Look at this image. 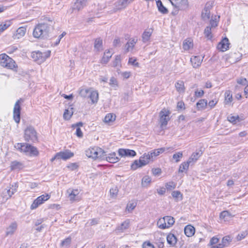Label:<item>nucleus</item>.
Instances as JSON below:
<instances>
[{"label":"nucleus","mask_w":248,"mask_h":248,"mask_svg":"<svg viewBox=\"0 0 248 248\" xmlns=\"http://www.w3.org/2000/svg\"><path fill=\"white\" fill-rule=\"evenodd\" d=\"M23 167V164L20 162L15 160L11 163L10 169L11 170H20Z\"/></svg>","instance_id":"5701e85b"},{"label":"nucleus","mask_w":248,"mask_h":248,"mask_svg":"<svg viewBox=\"0 0 248 248\" xmlns=\"http://www.w3.org/2000/svg\"><path fill=\"white\" fill-rule=\"evenodd\" d=\"M232 238L229 235L224 237L221 241V243L218 244V248H223L229 246Z\"/></svg>","instance_id":"b1692460"},{"label":"nucleus","mask_w":248,"mask_h":248,"mask_svg":"<svg viewBox=\"0 0 248 248\" xmlns=\"http://www.w3.org/2000/svg\"><path fill=\"white\" fill-rule=\"evenodd\" d=\"M109 85L111 87L115 88L117 87V79L114 78L112 77L109 80Z\"/></svg>","instance_id":"bf43d9fd"},{"label":"nucleus","mask_w":248,"mask_h":248,"mask_svg":"<svg viewBox=\"0 0 248 248\" xmlns=\"http://www.w3.org/2000/svg\"><path fill=\"white\" fill-rule=\"evenodd\" d=\"M17 50L16 46H11L6 49V52L9 54H12Z\"/></svg>","instance_id":"0e129e2a"},{"label":"nucleus","mask_w":248,"mask_h":248,"mask_svg":"<svg viewBox=\"0 0 248 248\" xmlns=\"http://www.w3.org/2000/svg\"><path fill=\"white\" fill-rule=\"evenodd\" d=\"M190 165H191V164L188 160L186 162H183L179 166V172H183L185 170H187Z\"/></svg>","instance_id":"79ce46f5"},{"label":"nucleus","mask_w":248,"mask_h":248,"mask_svg":"<svg viewBox=\"0 0 248 248\" xmlns=\"http://www.w3.org/2000/svg\"><path fill=\"white\" fill-rule=\"evenodd\" d=\"M130 220L129 219H126L124 221L120 226L117 228L118 231L123 232L124 230H126L129 226Z\"/></svg>","instance_id":"ea45409f"},{"label":"nucleus","mask_w":248,"mask_h":248,"mask_svg":"<svg viewBox=\"0 0 248 248\" xmlns=\"http://www.w3.org/2000/svg\"><path fill=\"white\" fill-rule=\"evenodd\" d=\"M50 51L43 53L40 51H35L31 53V57L38 63H41L50 56Z\"/></svg>","instance_id":"0eeeda50"},{"label":"nucleus","mask_w":248,"mask_h":248,"mask_svg":"<svg viewBox=\"0 0 248 248\" xmlns=\"http://www.w3.org/2000/svg\"><path fill=\"white\" fill-rule=\"evenodd\" d=\"M10 193H11V188H9L8 187H7L3 190L1 193V196L3 197V198L7 200L12 196V195L10 194Z\"/></svg>","instance_id":"09e8293b"},{"label":"nucleus","mask_w":248,"mask_h":248,"mask_svg":"<svg viewBox=\"0 0 248 248\" xmlns=\"http://www.w3.org/2000/svg\"><path fill=\"white\" fill-rule=\"evenodd\" d=\"M183 156L182 152H179L174 154L173 155V158L175 160L176 162H178L180 161V158Z\"/></svg>","instance_id":"13d9d810"},{"label":"nucleus","mask_w":248,"mask_h":248,"mask_svg":"<svg viewBox=\"0 0 248 248\" xmlns=\"http://www.w3.org/2000/svg\"><path fill=\"white\" fill-rule=\"evenodd\" d=\"M85 152L86 155L88 157L94 159L97 158L104 159L105 156L106 155V152L103 150L97 147L89 148Z\"/></svg>","instance_id":"7ed1b4c3"},{"label":"nucleus","mask_w":248,"mask_h":248,"mask_svg":"<svg viewBox=\"0 0 248 248\" xmlns=\"http://www.w3.org/2000/svg\"><path fill=\"white\" fill-rule=\"evenodd\" d=\"M184 232L187 236L191 237L194 235L195 230L193 226L189 225L185 227Z\"/></svg>","instance_id":"c85d7f7f"},{"label":"nucleus","mask_w":248,"mask_h":248,"mask_svg":"<svg viewBox=\"0 0 248 248\" xmlns=\"http://www.w3.org/2000/svg\"><path fill=\"white\" fill-rule=\"evenodd\" d=\"M228 120L233 124H236L238 122H241L243 119H241L238 115H232L231 114L227 117Z\"/></svg>","instance_id":"72a5a7b5"},{"label":"nucleus","mask_w":248,"mask_h":248,"mask_svg":"<svg viewBox=\"0 0 248 248\" xmlns=\"http://www.w3.org/2000/svg\"><path fill=\"white\" fill-rule=\"evenodd\" d=\"M175 222L174 217L171 216H165L160 218L157 222L158 227L161 229L169 228L172 226Z\"/></svg>","instance_id":"39448f33"},{"label":"nucleus","mask_w":248,"mask_h":248,"mask_svg":"<svg viewBox=\"0 0 248 248\" xmlns=\"http://www.w3.org/2000/svg\"><path fill=\"white\" fill-rule=\"evenodd\" d=\"M198 109H203L207 106V101L205 99H201L196 104Z\"/></svg>","instance_id":"a19ab883"},{"label":"nucleus","mask_w":248,"mask_h":248,"mask_svg":"<svg viewBox=\"0 0 248 248\" xmlns=\"http://www.w3.org/2000/svg\"><path fill=\"white\" fill-rule=\"evenodd\" d=\"M109 192L111 197L113 198H115L118 192V189L117 186H114L112 187L110 189Z\"/></svg>","instance_id":"603ef678"},{"label":"nucleus","mask_w":248,"mask_h":248,"mask_svg":"<svg viewBox=\"0 0 248 248\" xmlns=\"http://www.w3.org/2000/svg\"><path fill=\"white\" fill-rule=\"evenodd\" d=\"M51 25L43 23L37 25L34 29L33 35L36 38H44L47 37L51 29Z\"/></svg>","instance_id":"f257e3e1"},{"label":"nucleus","mask_w":248,"mask_h":248,"mask_svg":"<svg viewBox=\"0 0 248 248\" xmlns=\"http://www.w3.org/2000/svg\"><path fill=\"white\" fill-rule=\"evenodd\" d=\"M17 228V224L16 222H13L6 229V235H12L16 232Z\"/></svg>","instance_id":"a211bd4d"},{"label":"nucleus","mask_w":248,"mask_h":248,"mask_svg":"<svg viewBox=\"0 0 248 248\" xmlns=\"http://www.w3.org/2000/svg\"><path fill=\"white\" fill-rule=\"evenodd\" d=\"M112 56V54L110 53L109 50H106L104 52V56L101 60V63L103 64H106L109 61L110 58Z\"/></svg>","instance_id":"c9c22d12"},{"label":"nucleus","mask_w":248,"mask_h":248,"mask_svg":"<svg viewBox=\"0 0 248 248\" xmlns=\"http://www.w3.org/2000/svg\"><path fill=\"white\" fill-rule=\"evenodd\" d=\"M15 147L17 150L27 155L36 156L38 154L37 148L28 143H18L15 145Z\"/></svg>","instance_id":"f03ea898"},{"label":"nucleus","mask_w":248,"mask_h":248,"mask_svg":"<svg viewBox=\"0 0 248 248\" xmlns=\"http://www.w3.org/2000/svg\"><path fill=\"white\" fill-rule=\"evenodd\" d=\"M211 7V4L210 3H207L205 6L202 12V17L204 20L208 19L210 17V8Z\"/></svg>","instance_id":"f3484780"},{"label":"nucleus","mask_w":248,"mask_h":248,"mask_svg":"<svg viewBox=\"0 0 248 248\" xmlns=\"http://www.w3.org/2000/svg\"><path fill=\"white\" fill-rule=\"evenodd\" d=\"M170 111L165 108L162 109L159 112V124L161 128H164L167 126L170 120Z\"/></svg>","instance_id":"1a4fd4ad"},{"label":"nucleus","mask_w":248,"mask_h":248,"mask_svg":"<svg viewBox=\"0 0 248 248\" xmlns=\"http://www.w3.org/2000/svg\"><path fill=\"white\" fill-rule=\"evenodd\" d=\"M166 187L167 190H171L176 187V184L173 182H169L166 184Z\"/></svg>","instance_id":"6e6d98bb"},{"label":"nucleus","mask_w":248,"mask_h":248,"mask_svg":"<svg viewBox=\"0 0 248 248\" xmlns=\"http://www.w3.org/2000/svg\"><path fill=\"white\" fill-rule=\"evenodd\" d=\"M17 187V183H14V185H12L11 187H9V188H11V193H10V194L12 196L16 191Z\"/></svg>","instance_id":"680f3d73"},{"label":"nucleus","mask_w":248,"mask_h":248,"mask_svg":"<svg viewBox=\"0 0 248 248\" xmlns=\"http://www.w3.org/2000/svg\"><path fill=\"white\" fill-rule=\"evenodd\" d=\"M0 64L4 67L13 69L17 66L15 62L5 53L0 55Z\"/></svg>","instance_id":"423d86ee"},{"label":"nucleus","mask_w":248,"mask_h":248,"mask_svg":"<svg viewBox=\"0 0 248 248\" xmlns=\"http://www.w3.org/2000/svg\"><path fill=\"white\" fill-rule=\"evenodd\" d=\"M156 5L158 9V11L163 14H166L168 13V9L164 6L162 2L160 0H157L156 1Z\"/></svg>","instance_id":"58836bf2"},{"label":"nucleus","mask_w":248,"mask_h":248,"mask_svg":"<svg viewBox=\"0 0 248 248\" xmlns=\"http://www.w3.org/2000/svg\"><path fill=\"white\" fill-rule=\"evenodd\" d=\"M202 151L199 150L198 151H196V152L193 153L191 156L188 159V161H190V163L191 164H193L195 163L198 158L202 155Z\"/></svg>","instance_id":"4be33fe9"},{"label":"nucleus","mask_w":248,"mask_h":248,"mask_svg":"<svg viewBox=\"0 0 248 248\" xmlns=\"http://www.w3.org/2000/svg\"><path fill=\"white\" fill-rule=\"evenodd\" d=\"M11 25V22L10 21H6L1 23L0 24V34L10 27Z\"/></svg>","instance_id":"a18cd8bd"},{"label":"nucleus","mask_w":248,"mask_h":248,"mask_svg":"<svg viewBox=\"0 0 248 248\" xmlns=\"http://www.w3.org/2000/svg\"><path fill=\"white\" fill-rule=\"evenodd\" d=\"M211 28L210 27H207L205 30L204 33L205 36L208 38V39H211L212 38V35L211 34Z\"/></svg>","instance_id":"864d4df0"},{"label":"nucleus","mask_w":248,"mask_h":248,"mask_svg":"<svg viewBox=\"0 0 248 248\" xmlns=\"http://www.w3.org/2000/svg\"><path fill=\"white\" fill-rule=\"evenodd\" d=\"M118 154L121 157H133L136 155V153L134 150L125 149H120L118 150Z\"/></svg>","instance_id":"4468645a"},{"label":"nucleus","mask_w":248,"mask_h":248,"mask_svg":"<svg viewBox=\"0 0 248 248\" xmlns=\"http://www.w3.org/2000/svg\"><path fill=\"white\" fill-rule=\"evenodd\" d=\"M142 248H155L150 242H145L142 244Z\"/></svg>","instance_id":"338daca9"},{"label":"nucleus","mask_w":248,"mask_h":248,"mask_svg":"<svg viewBox=\"0 0 248 248\" xmlns=\"http://www.w3.org/2000/svg\"><path fill=\"white\" fill-rule=\"evenodd\" d=\"M20 100H18L15 103L14 111H13V118L15 121L18 124L20 121V111L21 107L20 106Z\"/></svg>","instance_id":"f8f14e48"},{"label":"nucleus","mask_w":248,"mask_h":248,"mask_svg":"<svg viewBox=\"0 0 248 248\" xmlns=\"http://www.w3.org/2000/svg\"><path fill=\"white\" fill-rule=\"evenodd\" d=\"M115 120V116L113 115L111 113L108 114L104 118V122L105 123H109L112 122Z\"/></svg>","instance_id":"8fccbe9b"},{"label":"nucleus","mask_w":248,"mask_h":248,"mask_svg":"<svg viewBox=\"0 0 248 248\" xmlns=\"http://www.w3.org/2000/svg\"><path fill=\"white\" fill-rule=\"evenodd\" d=\"M170 148L162 147L149 152V153L152 158V161L154 160V157H155L159 155L160 154L163 153L165 151L168 150Z\"/></svg>","instance_id":"dca6fc26"},{"label":"nucleus","mask_w":248,"mask_h":248,"mask_svg":"<svg viewBox=\"0 0 248 248\" xmlns=\"http://www.w3.org/2000/svg\"><path fill=\"white\" fill-rule=\"evenodd\" d=\"M171 195L173 198L178 200L180 198V200L182 199V195L179 191H174L172 192Z\"/></svg>","instance_id":"4d7b16f0"},{"label":"nucleus","mask_w":248,"mask_h":248,"mask_svg":"<svg viewBox=\"0 0 248 248\" xmlns=\"http://www.w3.org/2000/svg\"><path fill=\"white\" fill-rule=\"evenodd\" d=\"M219 218L222 222H225L230 220L231 216L228 211H224L220 213Z\"/></svg>","instance_id":"cd10ccee"},{"label":"nucleus","mask_w":248,"mask_h":248,"mask_svg":"<svg viewBox=\"0 0 248 248\" xmlns=\"http://www.w3.org/2000/svg\"><path fill=\"white\" fill-rule=\"evenodd\" d=\"M193 47V42L191 38H187L183 42V48L185 50H188Z\"/></svg>","instance_id":"e433bc0d"},{"label":"nucleus","mask_w":248,"mask_h":248,"mask_svg":"<svg viewBox=\"0 0 248 248\" xmlns=\"http://www.w3.org/2000/svg\"><path fill=\"white\" fill-rule=\"evenodd\" d=\"M229 41L227 38L225 37L218 44V49H220L222 52L226 51L229 47Z\"/></svg>","instance_id":"2eb2a0df"},{"label":"nucleus","mask_w":248,"mask_h":248,"mask_svg":"<svg viewBox=\"0 0 248 248\" xmlns=\"http://www.w3.org/2000/svg\"><path fill=\"white\" fill-rule=\"evenodd\" d=\"M175 86L177 92L179 93H184L185 90L184 82L182 80H178L175 84Z\"/></svg>","instance_id":"473e14b6"},{"label":"nucleus","mask_w":248,"mask_h":248,"mask_svg":"<svg viewBox=\"0 0 248 248\" xmlns=\"http://www.w3.org/2000/svg\"><path fill=\"white\" fill-rule=\"evenodd\" d=\"M172 5L178 10H186L188 9L189 3L188 0H170Z\"/></svg>","instance_id":"9d476101"},{"label":"nucleus","mask_w":248,"mask_h":248,"mask_svg":"<svg viewBox=\"0 0 248 248\" xmlns=\"http://www.w3.org/2000/svg\"><path fill=\"white\" fill-rule=\"evenodd\" d=\"M153 33V29H149L145 30L142 34V41L143 43H145L148 42Z\"/></svg>","instance_id":"aec40b11"},{"label":"nucleus","mask_w":248,"mask_h":248,"mask_svg":"<svg viewBox=\"0 0 248 248\" xmlns=\"http://www.w3.org/2000/svg\"><path fill=\"white\" fill-rule=\"evenodd\" d=\"M150 161H152V158L149 153H144L140 157L139 160H135L134 161L131 166V169L133 170H136L139 168H141L147 165Z\"/></svg>","instance_id":"20e7f679"},{"label":"nucleus","mask_w":248,"mask_h":248,"mask_svg":"<svg viewBox=\"0 0 248 248\" xmlns=\"http://www.w3.org/2000/svg\"><path fill=\"white\" fill-rule=\"evenodd\" d=\"M202 58H203V57ZM190 61L193 67L196 68L201 65L202 59L199 56H193L191 58Z\"/></svg>","instance_id":"6ab92c4d"},{"label":"nucleus","mask_w":248,"mask_h":248,"mask_svg":"<svg viewBox=\"0 0 248 248\" xmlns=\"http://www.w3.org/2000/svg\"><path fill=\"white\" fill-rule=\"evenodd\" d=\"M24 137L26 141L34 142L37 141V132L33 126H29L25 129Z\"/></svg>","instance_id":"6e6552de"},{"label":"nucleus","mask_w":248,"mask_h":248,"mask_svg":"<svg viewBox=\"0 0 248 248\" xmlns=\"http://www.w3.org/2000/svg\"><path fill=\"white\" fill-rule=\"evenodd\" d=\"M70 109H71L70 110L69 109L65 110L63 115L64 119H65L66 120H68L71 117L72 115H73V111H72L73 108H70Z\"/></svg>","instance_id":"de8ad7c7"},{"label":"nucleus","mask_w":248,"mask_h":248,"mask_svg":"<svg viewBox=\"0 0 248 248\" xmlns=\"http://www.w3.org/2000/svg\"><path fill=\"white\" fill-rule=\"evenodd\" d=\"M90 90L87 89H83L80 91V95L83 97H85L87 96L88 93H89Z\"/></svg>","instance_id":"e2e57ef3"},{"label":"nucleus","mask_w":248,"mask_h":248,"mask_svg":"<svg viewBox=\"0 0 248 248\" xmlns=\"http://www.w3.org/2000/svg\"><path fill=\"white\" fill-rule=\"evenodd\" d=\"M71 243V237H68L63 240H62L60 244L61 247H64L65 248H68Z\"/></svg>","instance_id":"37998d69"},{"label":"nucleus","mask_w":248,"mask_h":248,"mask_svg":"<svg viewBox=\"0 0 248 248\" xmlns=\"http://www.w3.org/2000/svg\"><path fill=\"white\" fill-rule=\"evenodd\" d=\"M74 156V153L68 150L61 151L56 154V157L58 159L67 160Z\"/></svg>","instance_id":"ddd939ff"},{"label":"nucleus","mask_w":248,"mask_h":248,"mask_svg":"<svg viewBox=\"0 0 248 248\" xmlns=\"http://www.w3.org/2000/svg\"><path fill=\"white\" fill-rule=\"evenodd\" d=\"M105 158H106L107 161L111 163H116L119 161V158L116 156V154L114 152L109 154L108 156L106 155L105 156Z\"/></svg>","instance_id":"a878e982"},{"label":"nucleus","mask_w":248,"mask_h":248,"mask_svg":"<svg viewBox=\"0 0 248 248\" xmlns=\"http://www.w3.org/2000/svg\"><path fill=\"white\" fill-rule=\"evenodd\" d=\"M217 243V237L216 236L213 237L212 238L210 241V245L211 246V247L210 248H217V246L214 245Z\"/></svg>","instance_id":"052dcab7"},{"label":"nucleus","mask_w":248,"mask_h":248,"mask_svg":"<svg viewBox=\"0 0 248 248\" xmlns=\"http://www.w3.org/2000/svg\"><path fill=\"white\" fill-rule=\"evenodd\" d=\"M26 32V28L24 27H21L16 30V33L14 34L15 39H19L23 37Z\"/></svg>","instance_id":"c756f323"},{"label":"nucleus","mask_w":248,"mask_h":248,"mask_svg":"<svg viewBox=\"0 0 248 248\" xmlns=\"http://www.w3.org/2000/svg\"><path fill=\"white\" fill-rule=\"evenodd\" d=\"M121 56L117 55L115 57V60L113 62L112 65L113 67H118L121 65Z\"/></svg>","instance_id":"5fc2aeb1"},{"label":"nucleus","mask_w":248,"mask_h":248,"mask_svg":"<svg viewBox=\"0 0 248 248\" xmlns=\"http://www.w3.org/2000/svg\"><path fill=\"white\" fill-rule=\"evenodd\" d=\"M151 182V178L149 176H144L141 180V186L142 187H147Z\"/></svg>","instance_id":"c03bdc74"},{"label":"nucleus","mask_w":248,"mask_h":248,"mask_svg":"<svg viewBox=\"0 0 248 248\" xmlns=\"http://www.w3.org/2000/svg\"><path fill=\"white\" fill-rule=\"evenodd\" d=\"M137 41V38H134L130 39L129 41L125 45V49L126 52H127L130 50H132L134 48Z\"/></svg>","instance_id":"412c9836"},{"label":"nucleus","mask_w":248,"mask_h":248,"mask_svg":"<svg viewBox=\"0 0 248 248\" xmlns=\"http://www.w3.org/2000/svg\"><path fill=\"white\" fill-rule=\"evenodd\" d=\"M89 97L93 103H95L98 100V93L96 91H91L90 90Z\"/></svg>","instance_id":"4c0bfd02"},{"label":"nucleus","mask_w":248,"mask_h":248,"mask_svg":"<svg viewBox=\"0 0 248 248\" xmlns=\"http://www.w3.org/2000/svg\"><path fill=\"white\" fill-rule=\"evenodd\" d=\"M86 1L84 0H77L75 3L73 8L78 11L82 9L86 4Z\"/></svg>","instance_id":"f704fd0d"},{"label":"nucleus","mask_w":248,"mask_h":248,"mask_svg":"<svg viewBox=\"0 0 248 248\" xmlns=\"http://www.w3.org/2000/svg\"><path fill=\"white\" fill-rule=\"evenodd\" d=\"M94 48L97 51H102L103 49V40L100 38H98L95 39L94 44Z\"/></svg>","instance_id":"2f4dec72"},{"label":"nucleus","mask_w":248,"mask_h":248,"mask_svg":"<svg viewBox=\"0 0 248 248\" xmlns=\"http://www.w3.org/2000/svg\"><path fill=\"white\" fill-rule=\"evenodd\" d=\"M136 205V202L133 201L129 202L127 204L126 210L129 212H131L135 209Z\"/></svg>","instance_id":"49530a36"},{"label":"nucleus","mask_w":248,"mask_h":248,"mask_svg":"<svg viewBox=\"0 0 248 248\" xmlns=\"http://www.w3.org/2000/svg\"><path fill=\"white\" fill-rule=\"evenodd\" d=\"M67 193L69 195V198L71 201L76 200L75 199L76 196L79 194L78 189H72L71 188L68 189L67 190Z\"/></svg>","instance_id":"bb28decb"},{"label":"nucleus","mask_w":248,"mask_h":248,"mask_svg":"<svg viewBox=\"0 0 248 248\" xmlns=\"http://www.w3.org/2000/svg\"><path fill=\"white\" fill-rule=\"evenodd\" d=\"M247 235L248 232L247 231L243 232L242 233L238 234L236 239L238 241H240L244 238Z\"/></svg>","instance_id":"69168bd1"},{"label":"nucleus","mask_w":248,"mask_h":248,"mask_svg":"<svg viewBox=\"0 0 248 248\" xmlns=\"http://www.w3.org/2000/svg\"><path fill=\"white\" fill-rule=\"evenodd\" d=\"M224 104L231 106L232 101V96L230 91H227L224 94Z\"/></svg>","instance_id":"393cba45"},{"label":"nucleus","mask_w":248,"mask_h":248,"mask_svg":"<svg viewBox=\"0 0 248 248\" xmlns=\"http://www.w3.org/2000/svg\"><path fill=\"white\" fill-rule=\"evenodd\" d=\"M152 171L153 174L155 176L159 175L161 173V170L158 168L153 169Z\"/></svg>","instance_id":"774afa93"},{"label":"nucleus","mask_w":248,"mask_h":248,"mask_svg":"<svg viewBox=\"0 0 248 248\" xmlns=\"http://www.w3.org/2000/svg\"><path fill=\"white\" fill-rule=\"evenodd\" d=\"M167 241L171 246H174L177 242V238L173 234L170 233L167 236Z\"/></svg>","instance_id":"7c9ffc66"},{"label":"nucleus","mask_w":248,"mask_h":248,"mask_svg":"<svg viewBox=\"0 0 248 248\" xmlns=\"http://www.w3.org/2000/svg\"><path fill=\"white\" fill-rule=\"evenodd\" d=\"M50 195L48 194L42 195L41 196L38 197L33 201V203L31 204V209H36L38 207L39 205L42 204L44 202L48 200L50 198Z\"/></svg>","instance_id":"9b49d317"},{"label":"nucleus","mask_w":248,"mask_h":248,"mask_svg":"<svg viewBox=\"0 0 248 248\" xmlns=\"http://www.w3.org/2000/svg\"><path fill=\"white\" fill-rule=\"evenodd\" d=\"M133 0H120L118 2V5L123 8H125Z\"/></svg>","instance_id":"3c124183"}]
</instances>
